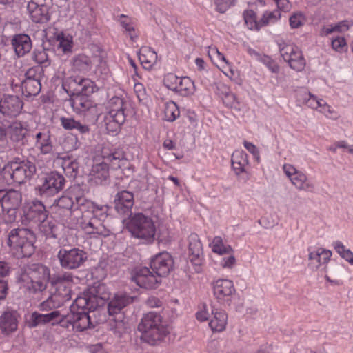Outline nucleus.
Segmentation results:
<instances>
[{"mask_svg":"<svg viewBox=\"0 0 353 353\" xmlns=\"http://www.w3.org/2000/svg\"><path fill=\"white\" fill-rule=\"evenodd\" d=\"M37 173L36 164L28 159L14 157L0 172L2 185H21L30 181Z\"/></svg>","mask_w":353,"mask_h":353,"instance_id":"nucleus-1","label":"nucleus"},{"mask_svg":"<svg viewBox=\"0 0 353 353\" xmlns=\"http://www.w3.org/2000/svg\"><path fill=\"white\" fill-rule=\"evenodd\" d=\"M75 200L76 208H79L81 212H90L92 214L89 219H85L80 223L81 228L89 234H97L105 237L109 236L110 230L104 225L107 214L103 212V207L95 205L84 196H77Z\"/></svg>","mask_w":353,"mask_h":353,"instance_id":"nucleus-2","label":"nucleus"},{"mask_svg":"<svg viewBox=\"0 0 353 353\" xmlns=\"http://www.w3.org/2000/svg\"><path fill=\"white\" fill-rule=\"evenodd\" d=\"M50 275L48 267L34 263L21 268L17 280L29 292L35 294L46 289Z\"/></svg>","mask_w":353,"mask_h":353,"instance_id":"nucleus-3","label":"nucleus"},{"mask_svg":"<svg viewBox=\"0 0 353 353\" xmlns=\"http://www.w3.org/2000/svg\"><path fill=\"white\" fill-rule=\"evenodd\" d=\"M35 241L34 232L27 228H13L8 233L7 245L18 259L30 257L33 254Z\"/></svg>","mask_w":353,"mask_h":353,"instance_id":"nucleus-4","label":"nucleus"},{"mask_svg":"<svg viewBox=\"0 0 353 353\" xmlns=\"http://www.w3.org/2000/svg\"><path fill=\"white\" fill-rule=\"evenodd\" d=\"M102 159L101 162L95 160L91 169L90 175L97 184H104L107 182L109 177L108 164L112 168L117 169L123 166L126 161L124 154L120 151H114L108 154H103Z\"/></svg>","mask_w":353,"mask_h":353,"instance_id":"nucleus-5","label":"nucleus"},{"mask_svg":"<svg viewBox=\"0 0 353 353\" xmlns=\"http://www.w3.org/2000/svg\"><path fill=\"white\" fill-rule=\"evenodd\" d=\"M105 287L103 284L92 286L77 296L70 307V312L94 310L103 304L108 294L103 293Z\"/></svg>","mask_w":353,"mask_h":353,"instance_id":"nucleus-6","label":"nucleus"},{"mask_svg":"<svg viewBox=\"0 0 353 353\" xmlns=\"http://www.w3.org/2000/svg\"><path fill=\"white\" fill-rule=\"evenodd\" d=\"M132 235L145 242L152 243L154 239L156 228L153 220L143 213L135 214L128 223Z\"/></svg>","mask_w":353,"mask_h":353,"instance_id":"nucleus-7","label":"nucleus"},{"mask_svg":"<svg viewBox=\"0 0 353 353\" xmlns=\"http://www.w3.org/2000/svg\"><path fill=\"white\" fill-rule=\"evenodd\" d=\"M65 184V177L58 172L52 171L45 174L40 179V183L35 190L41 197L49 198L61 192Z\"/></svg>","mask_w":353,"mask_h":353,"instance_id":"nucleus-8","label":"nucleus"},{"mask_svg":"<svg viewBox=\"0 0 353 353\" xmlns=\"http://www.w3.org/2000/svg\"><path fill=\"white\" fill-rule=\"evenodd\" d=\"M110 110L104 117L107 130L114 132L125 121V103L118 97H112L110 102Z\"/></svg>","mask_w":353,"mask_h":353,"instance_id":"nucleus-9","label":"nucleus"},{"mask_svg":"<svg viewBox=\"0 0 353 353\" xmlns=\"http://www.w3.org/2000/svg\"><path fill=\"white\" fill-rule=\"evenodd\" d=\"M62 88L71 98L84 93L93 94L98 90L95 83L88 78L71 76L63 81Z\"/></svg>","mask_w":353,"mask_h":353,"instance_id":"nucleus-10","label":"nucleus"},{"mask_svg":"<svg viewBox=\"0 0 353 353\" xmlns=\"http://www.w3.org/2000/svg\"><path fill=\"white\" fill-rule=\"evenodd\" d=\"M57 258L61 268L66 270H75L80 268L86 261L88 255L85 252L79 248L67 250L61 248Z\"/></svg>","mask_w":353,"mask_h":353,"instance_id":"nucleus-11","label":"nucleus"},{"mask_svg":"<svg viewBox=\"0 0 353 353\" xmlns=\"http://www.w3.org/2000/svg\"><path fill=\"white\" fill-rule=\"evenodd\" d=\"M92 94L84 93L70 98L73 111L79 115L97 114V103L91 99Z\"/></svg>","mask_w":353,"mask_h":353,"instance_id":"nucleus-12","label":"nucleus"},{"mask_svg":"<svg viewBox=\"0 0 353 353\" xmlns=\"http://www.w3.org/2000/svg\"><path fill=\"white\" fill-rule=\"evenodd\" d=\"M283 170L296 189L307 192L314 191V185L308 181L307 176L305 173L299 171L291 164H284Z\"/></svg>","mask_w":353,"mask_h":353,"instance_id":"nucleus-13","label":"nucleus"},{"mask_svg":"<svg viewBox=\"0 0 353 353\" xmlns=\"http://www.w3.org/2000/svg\"><path fill=\"white\" fill-rule=\"evenodd\" d=\"M131 279L138 286L145 289H154L161 283V279L147 267L136 270Z\"/></svg>","mask_w":353,"mask_h":353,"instance_id":"nucleus-14","label":"nucleus"},{"mask_svg":"<svg viewBox=\"0 0 353 353\" xmlns=\"http://www.w3.org/2000/svg\"><path fill=\"white\" fill-rule=\"evenodd\" d=\"M174 267V260L167 252L155 255L150 261V268L161 279L167 276Z\"/></svg>","mask_w":353,"mask_h":353,"instance_id":"nucleus-15","label":"nucleus"},{"mask_svg":"<svg viewBox=\"0 0 353 353\" xmlns=\"http://www.w3.org/2000/svg\"><path fill=\"white\" fill-rule=\"evenodd\" d=\"M34 146L43 155L53 154L52 133L49 127L37 129L33 135Z\"/></svg>","mask_w":353,"mask_h":353,"instance_id":"nucleus-16","label":"nucleus"},{"mask_svg":"<svg viewBox=\"0 0 353 353\" xmlns=\"http://www.w3.org/2000/svg\"><path fill=\"white\" fill-rule=\"evenodd\" d=\"M23 103L17 95L4 94L0 97V113L5 117L17 116L23 108Z\"/></svg>","mask_w":353,"mask_h":353,"instance_id":"nucleus-17","label":"nucleus"},{"mask_svg":"<svg viewBox=\"0 0 353 353\" xmlns=\"http://www.w3.org/2000/svg\"><path fill=\"white\" fill-rule=\"evenodd\" d=\"M189 259L194 266V270L197 272L201 271V266L203 263V247L199 236L192 233L188 238Z\"/></svg>","mask_w":353,"mask_h":353,"instance_id":"nucleus-18","label":"nucleus"},{"mask_svg":"<svg viewBox=\"0 0 353 353\" xmlns=\"http://www.w3.org/2000/svg\"><path fill=\"white\" fill-rule=\"evenodd\" d=\"M115 210L121 215L131 216L132 209L134 204V196L132 192L121 190L118 192L114 200Z\"/></svg>","mask_w":353,"mask_h":353,"instance_id":"nucleus-19","label":"nucleus"},{"mask_svg":"<svg viewBox=\"0 0 353 353\" xmlns=\"http://www.w3.org/2000/svg\"><path fill=\"white\" fill-rule=\"evenodd\" d=\"M65 320L66 325H71L72 329L77 332H82L88 329L91 324L88 311L70 312L65 315Z\"/></svg>","mask_w":353,"mask_h":353,"instance_id":"nucleus-20","label":"nucleus"},{"mask_svg":"<svg viewBox=\"0 0 353 353\" xmlns=\"http://www.w3.org/2000/svg\"><path fill=\"white\" fill-rule=\"evenodd\" d=\"M53 205L59 208V211L63 210V222L70 228H74L77 223L69 221L72 215L73 208H75V203L72 197L68 196H62L54 200Z\"/></svg>","mask_w":353,"mask_h":353,"instance_id":"nucleus-21","label":"nucleus"},{"mask_svg":"<svg viewBox=\"0 0 353 353\" xmlns=\"http://www.w3.org/2000/svg\"><path fill=\"white\" fill-rule=\"evenodd\" d=\"M49 215V212L42 201L37 199L31 201L25 212L26 219L34 221L37 223L43 221Z\"/></svg>","mask_w":353,"mask_h":353,"instance_id":"nucleus-22","label":"nucleus"},{"mask_svg":"<svg viewBox=\"0 0 353 353\" xmlns=\"http://www.w3.org/2000/svg\"><path fill=\"white\" fill-rule=\"evenodd\" d=\"M214 294L220 303L230 301L235 292L233 282L228 279H219L214 284Z\"/></svg>","mask_w":353,"mask_h":353,"instance_id":"nucleus-23","label":"nucleus"},{"mask_svg":"<svg viewBox=\"0 0 353 353\" xmlns=\"http://www.w3.org/2000/svg\"><path fill=\"white\" fill-rule=\"evenodd\" d=\"M332 252L323 248H317L314 250H310L308 266L313 270H317L321 265L329 262L332 256Z\"/></svg>","mask_w":353,"mask_h":353,"instance_id":"nucleus-24","label":"nucleus"},{"mask_svg":"<svg viewBox=\"0 0 353 353\" xmlns=\"http://www.w3.org/2000/svg\"><path fill=\"white\" fill-rule=\"evenodd\" d=\"M11 45L18 57H24L32 48V40L26 34L14 35L11 39Z\"/></svg>","mask_w":353,"mask_h":353,"instance_id":"nucleus-25","label":"nucleus"},{"mask_svg":"<svg viewBox=\"0 0 353 353\" xmlns=\"http://www.w3.org/2000/svg\"><path fill=\"white\" fill-rule=\"evenodd\" d=\"M19 314L14 310H6L0 316V329L3 334H9L17 330Z\"/></svg>","mask_w":353,"mask_h":353,"instance_id":"nucleus-26","label":"nucleus"},{"mask_svg":"<svg viewBox=\"0 0 353 353\" xmlns=\"http://www.w3.org/2000/svg\"><path fill=\"white\" fill-rule=\"evenodd\" d=\"M168 334L169 330L167 326H159L142 332L141 339L151 345H156L163 341Z\"/></svg>","mask_w":353,"mask_h":353,"instance_id":"nucleus-27","label":"nucleus"},{"mask_svg":"<svg viewBox=\"0 0 353 353\" xmlns=\"http://www.w3.org/2000/svg\"><path fill=\"white\" fill-rule=\"evenodd\" d=\"M56 161L61 165L63 170L68 177L75 179L79 173V163L77 159L65 155L61 157L59 153H56Z\"/></svg>","mask_w":353,"mask_h":353,"instance_id":"nucleus-28","label":"nucleus"},{"mask_svg":"<svg viewBox=\"0 0 353 353\" xmlns=\"http://www.w3.org/2000/svg\"><path fill=\"white\" fill-rule=\"evenodd\" d=\"M27 10L30 19L34 23H46L50 19L48 9L43 5H38L34 1H30L27 5Z\"/></svg>","mask_w":353,"mask_h":353,"instance_id":"nucleus-29","label":"nucleus"},{"mask_svg":"<svg viewBox=\"0 0 353 353\" xmlns=\"http://www.w3.org/2000/svg\"><path fill=\"white\" fill-rule=\"evenodd\" d=\"M2 209L19 208L22 201V195L19 191L9 190H0Z\"/></svg>","mask_w":353,"mask_h":353,"instance_id":"nucleus-30","label":"nucleus"},{"mask_svg":"<svg viewBox=\"0 0 353 353\" xmlns=\"http://www.w3.org/2000/svg\"><path fill=\"white\" fill-rule=\"evenodd\" d=\"M134 297L126 294H116L113 299L110 300L108 305V311L110 315L119 314L122 309L132 303Z\"/></svg>","mask_w":353,"mask_h":353,"instance_id":"nucleus-31","label":"nucleus"},{"mask_svg":"<svg viewBox=\"0 0 353 353\" xmlns=\"http://www.w3.org/2000/svg\"><path fill=\"white\" fill-rule=\"evenodd\" d=\"M159 326L167 325L162 323V317L159 314L150 312L145 314L142 318L141 323L139 324L138 329L142 333Z\"/></svg>","mask_w":353,"mask_h":353,"instance_id":"nucleus-32","label":"nucleus"},{"mask_svg":"<svg viewBox=\"0 0 353 353\" xmlns=\"http://www.w3.org/2000/svg\"><path fill=\"white\" fill-rule=\"evenodd\" d=\"M39 223V230L43 234L46 238L58 237L59 232V225L56 220L49 215L43 221H41Z\"/></svg>","mask_w":353,"mask_h":353,"instance_id":"nucleus-33","label":"nucleus"},{"mask_svg":"<svg viewBox=\"0 0 353 353\" xmlns=\"http://www.w3.org/2000/svg\"><path fill=\"white\" fill-rule=\"evenodd\" d=\"M60 121L64 129L75 130L81 135L82 138L88 136L90 133V128L88 125L76 121L73 118L63 117L60 119Z\"/></svg>","mask_w":353,"mask_h":353,"instance_id":"nucleus-34","label":"nucleus"},{"mask_svg":"<svg viewBox=\"0 0 353 353\" xmlns=\"http://www.w3.org/2000/svg\"><path fill=\"white\" fill-rule=\"evenodd\" d=\"M211 314L213 316L209 323V326L213 332H221L225 330L228 316L226 313L220 309L212 307Z\"/></svg>","mask_w":353,"mask_h":353,"instance_id":"nucleus-35","label":"nucleus"},{"mask_svg":"<svg viewBox=\"0 0 353 353\" xmlns=\"http://www.w3.org/2000/svg\"><path fill=\"white\" fill-rule=\"evenodd\" d=\"M72 69L79 73L85 74L89 72L92 67L91 58L84 54H79L73 57L71 59Z\"/></svg>","mask_w":353,"mask_h":353,"instance_id":"nucleus-36","label":"nucleus"},{"mask_svg":"<svg viewBox=\"0 0 353 353\" xmlns=\"http://www.w3.org/2000/svg\"><path fill=\"white\" fill-rule=\"evenodd\" d=\"M232 166L236 173L239 175L245 172V166L248 164V154L243 151H235L232 155Z\"/></svg>","mask_w":353,"mask_h":353,"instance_id":"nucleus-37","label":"nucleus"},{"mask_svg":"<svg viewBox=\"0 0 353 353\" xmlns=\"http://www.w3.org/2000/svg\"><path fill=\"white\" fill-rule=\"evenodd\" d=\"M22 94L26 98L35 97L41 90L40 80H23L21 85Z\"/></svg>","mask_w":353,"mask_h":353,"instance_id":"nucleus-38","label":"nucleus"},{"mask_svg":"<svg viewBox=\"0 0 353 353\" xmlns=\"http://www.w3.org/2000/svg\"><path fill=\"white\" fill-rule=\"evenodd\" d=\"M297 99L299 102L305 103L308 107L312 109L320 108L323 100L317 99L316 97L311 94L305 90L297 92Z\"/></svg>","mask_w":353,"mask_h":353,"instance_id":"nucleus-39","label":"nucleus"},{"mask_svg":"<svg viewBox=\"0 0 353 353\" xmlns=\"http://www.w3.org/2000/svg\"><path fill=\"white\" fill-rule=\"evenodd\" d=\"M49 50L41 46L35 48L32 53V60L43 68H47L51 64L48 54Z\"/></svg>","mask_w":353,"mask_h":353,"instance_id":"nucleus-40","label":"nucleus"},{"mask_svg":"<svg viewBox=\"0 0 353 353\" xmlns=\"http://www.w3.org/2000/svg\"><path fill=\"white\" fill-rule=\"evenodd\" d=\"M175 92L183 97L192 95L195 92L194 83L188 77H181L178 82L177 90Z\"/></svg>","mask_w":353,"mask_h":353,"instance_id":"nucleus-41","label":"nucleus"},{"mask_svg":"<svg viewBox=\"0 0 353 353\" xmlns=\"http://www.w3.org/2000/svg\"><path fill=\"white\" fill-rule=\"evenodd\" d=\"M285 61L288 63L292 69L298 72L302 71L305 66V59L299 48L290 55V59H287Z\"/></svg>","mask_w":353,"mask_h":353,"instance_id":"nucleus-42","label":"nucleus"},{"mask_svg":"<svg viewBox=\"0 0 353 353\" xmlns=\"http://www.w3.org/2000/svg\"><path fill=\"white\" fill-rule=\"evenodd\" d=\"M28 133L27 125L19 121L14 122L10 126L11 139L14 141H21Z\"/></svg>","mask_w":353,"mask_h":353,"instance_id":"nucleus-43","label":"nucleus"},{"mask_svg":"<svg viewBox=\"0 0 353 353\" xmlns=\"http://www.w3.org/2000/svg\"><path fill=\"white\" fill-rule=\"evenodd\" d=\"M217 88L222 92L221 98L223 103L228 108H237L239 103L236 95L231 92L229 88L224 84L220 85Z\"/></svg>","mask_w":353,"mask_h":353,"instance_id":"nucleus-44","label":"nucleus"},{"mask_svg":"<svg viewBox=\"0 0 353 353\" xmlns=\"http://www.w3.org/2000/svg\"><path fill=\"white\" fill-rule=\"evenodd\" d=\"M123 318V314H121L118 319H114L109 323L110 330L112 331L118 337H121L128 330L127 324L124 322Z\"/></svg>","mask_w":353,"mask_h":353,"instance_id":"nucleus-45","label":"nucleus"},{"mask_svg":"<svg viewBox=\"0 0 353 353\" xmlns=\"http://www.w3.org/2000/svg\"><path fill=\"white\" fill-rule=\"evenodd\" d=\"M212 250L214 253H217L220 255L226 254H231L233 252L232 247L229 245H225L223 239L221 236H215L212 243Z\"/></svg>","mask_w":353,"mask_h":353,"instance_id":"nucleus-46","label":"nucleus"},{"mask_svg":"<svg viewBox=\"0 0 353 353\" xmlns=\"http://www.w3.org/2000/svg\"><path fill=\"white\" fill-rule=\"evenodd\" d=\"M53 286L55 288V292L52 294L53 298L55 299L60 305L71 299V290L68 286L60 287L58 286V285Z\"/></svg>","mask_w":353,"mask_h":353,"instance_id":"nucleus-47","label":"nucleus"},{"mask_svg":"<svg viewBox=\"0 0 353 353\" xmlns=\"http://www.w3.org/2000/svg\"><path fill=\"white\" fill-rule=\"evenodd\" d=\"M73 281V277L71 273L63 272L54 274L51 279L50 283L52 285H57L60 287L68 286Z\"/></svg>","mask_w":353,"mask_h":353,"instance_id":"nucleus-48","label":"nucleus"},{"mask_svg":"<svg viewBox=\"0 0 353 353\" xmlns=\"http://www.w3.org/2000/svg\"><path fill=\"white\" fill-rule=\"evenodd\" d=\"M281 14L278 10L274 11H265L261 19L259 20V26L262 27L268 25L270 23H275L281 19Z\"/></svg>","mask_w":353,"mask_h":353,"instance_id":"nucleus-49","label":"nucleus"},{"mask_svg":"<svg viewBox=\"0 0 353 353\" xmlns=\"http://www.w3.org/2000/svg\"><path fill=\"white\" fill-rule=\"evenodd\" d=\"M243 18L245 24L250 30H259L261 26H259V21L256 20V13L252 10H247L243 12Z\"/></svg>","mask_w":353,"mask_h":353,"instance_id":"nucleus-50","label":"nucleus"},{"mask_svg":"<svg viewBox=\"0 0 353 353\" xmlns=\"http://www.w3.org/2000/svg\"><path fill=\"white\" fill-rule=\"evenodd\" d=\"M46 316V321L48 323H50L52 325L60 323L61 326L68 328V325L65 324L64 315H61L58 310H53L51 312L44 314Z\"/></svg>","mask_w":353,"mask_h":353,"instance_id":"nucleus-51","label":"nucleus"},{"mask_svg":"<svg viewBox=\"0 0 353 353\" xmlns=\"http://www.w3.org/2000/svg\"><path fill=\"white\" fill-rule=\"evenodd\" d=\"M59 41L58 47L61 48L63 53L72 52L73 48V41L71 37H65L63 33L60 34L57 37Z\"/></svg>","mask_w":353,"mask_h":353,"instance_id":"nucleus-52","label":"nucleus"},{"mask_svg":"<svg viewBox=\"0 0 353 353\" xmlns=\"http://www.w3.org/2000/svg\"><path fill=\"white\" fill-rule=\"evenodd\" d=\"M48 323L46 321V316L44 314H40L37 312H34L30 316L28 322L30 327H35L39 325H45Z\"/></svg>","mask_w":353,"mask_h":353,"instance_id":"nucleus-53","label":"nucleus"},{"mask_svg":"<svg viewBox=\"0 0 353 353\" xmlns=\"http://www.w3.org/2000/svg\"><path fill=\"white\" fill-rule=\"evenodd\" d=\"M279 48L281 55L285 61L287 59H290V55L292 54L298 47L292 44H288L285 42H282L279 43Z\"/></svg>","mask_w":353,"mask_h":353,"instance_id":"nucleus-54","label":"nucleus"},{"mask_svg":"<svg viewBox=\"0 0 353 353\" xmlns=\"http://www.w3.org/2000/svg\"><path fill=\"white\" fill-rule=\"evenodd\" d=\"M180 78L181 77H178L172 73H170L165 77L163 83L169 90L175 92V90H177L178 82Z\"/></svg>","mask_w":353,"mask_h":353,"instance_id":"nucleus-55","label":"nucleus"},{"mask_svg":"<svg viewBox=\"0 0 353 353\" xmlns=\"http://www.w3.org/2000/svg\"><path fill=\"white\" fill-rule=\"evenodd\" d=\"M179 116V110L174 103L166 106L165 110V117L167 121H174Z\"/></svg>","mask_w":353,"mask_h":353,"instance_id":"nucleus-56","label":"nucleus"},{"mask_svg":"<svg viewBox=\"0 0 353 353\" xmlns=\"http://www.w3.org/2000/svg\"><path fill=\"white\" fill-rule=\"evenodd\" d=\"M18 208L2 209L3 221L6 223H12L16 221Z\"/></svg>","mask_w":353,"mask_h":353,"instance_id":"nucleus-57","label":"nucleus"},{"mask_svg":"<svg viewBox=\"0 0 353 353\" xmlns=\"http://www.w3.org/2000/svg\"><path fill=\"white\" fill-rule=\"evenodd\" d=\"M60 305L57 301L53 298V296L51 295L47 300L40 304L39 309L41 311H48L58 307Z\"/></svg>","mask_w":353,"mask_h":353,"instance_id":"nucleus-58","label":"nucleus"},{"mask_svg":"<svg viewBox=\"0 0 353 353\" xmlns=\"http://www.w3.org/2000/svg\"><path fill=\"white\" fill-rule=\"evenodd\" d=\"M261 61L273 73L279 72V66L275 61L268 56H263L260 57Z\"/></svg>","mask_w":353,"mask_h":353,"instance_id":"nucleus-59","label":"nucleus"},{"mask_svg":"<svg viewBox=\"0 0 353 353\" xmlns=\"http://www.w3.org/2000/svg\"><path fill=\"white\" fill-rule=\"evenodd\" d=\"M236 0H216V10L220 13H224L228 8L235 4Z\"/></svg>","mask_w":353,"mask_h":353,"instance_id":"nucleus-60","label":"nucleus"},{"mask_svg":"<svg viewBox=\"0 0 353 353\" xmlns=\"http://www.w3.org/2000/svg\"><path fill=\"white\" fill-rule=\"evenodd\" d=\"M117 21L125 31L133 30V20L130 17L122 14L119 16Z\"/></svg>","mask_w":353,"mask_h":353,"instance_id":"nucleus-61","label":"nucleus"},{"mask_svg":"<svg viewBox=\"0 0 353 353\" xmlns=\"http://www.w3.org/2000/svg\"><path fill=\"white\" fill-rule=\"evenodd\" d=\"M332 48L339 52L346 49V41L344 37H337L332 41Z\"/></svg>","mask_w":353,"mask_h":353,"instance_id":"nucleus-62","label":"nucleus"},{"mask_svg":"<svg viewBox=\"0 0 353 353\" xmlns=\"http://www.w3.org/2000/svg\"><path fill=\"white\" fill-rule=\"evenodd\" d=\"M304 17L301 13H296L292 15L290 19V25L292 28H297L303 24Z\"/></svg>","mask_w":353,"mask_h":353,"instance_id":"nucleus-63","label":"nucleus"},{"mask_svg":"<svg viewBox=\"0 0 353 353\" xmlns=\"http://www.w3.org/2000/svg\"><path fill=\"white\" fill-rule=\"evenodd\" d=\"M134 90L140 102L144 101L147 99V94L143 85L141 83L134 84Z\"/></svg>","mask_w":353,"mask_h":353,"instance_id":"nucleus-64","label":"nucleus"}]
</instances>
